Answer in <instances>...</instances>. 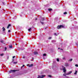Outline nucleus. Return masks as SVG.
<instances>
[{
  "mask_svg": "<svg viewBox=\"0 0 78 78\" xmlns=\"http://www.w3.org/2000/svg\"><path fill=\"white\" fill-rule=\"evenodd\" d=\"M15 56H14L13 57V58H15Z\"/></svg>",
  "mask_w": 78,
  "mask_h": 78,
  "instance_id": "35",
  "label": "nucleus"
},
{
  "mask_svg": "<svg viewBox=\"0 0 78 78\" xmlns=\"http://www.w3.org/2000/svg\"><path fill=\"white\" fill-rule=\"evenodd\" d=\"M27 66H28V64L27 65Z\"/></svg>",
  "mask_w": 78,
  "mask_h": 78,
  "instance_id": "39",
  "label": "nucleus"
},
{
  "mask_svg": "<svg viewBox=\"0 0 78 78\" xmlns=\"http://www.w3.org/2000/svg\"><path fill=\"white\" fill-rule=\"evenodd\" d=\"M43 59H45V58L44 57V58H43Z\"/></svg>",
  "mask_w": 78,
  "mask_h": 78,
  "instance_id": "37",
  "label": "nucleus"
},
{
  "mask_svg": "<svg viewBox=\"0 0 78 78\" xmlns=\"http://www.w3.org/2000/svg\"><path fill=\"white\" fill-rule=\"evenodd\" d=\"M72 60H73V59H70L69 60V61H72Z\"/></svg>",
  "mask_w": 78,
  "mask_h": 78,
  "instance_id": "22",
  "label": "nucleus"
},
{
  "mask_svg": "<svg viewBox=\"0 0 78 78\" xmlns=\"http://www.w3.org/2000/svg\"><path fill=\"white\" fill-rule=\"evenodd\" d=\"M8 32H10V30H8Z\"/></svg>",
  "mask_w": 78,
  "mask_h": 78,
  "instance_id": "34",
  "label": "nucleus"
},
{
  "mask_svg": "<svg viewBox=\"0 0 78 78\" xmlns=\"http://www.w3.org/2000/svg\"><path fill=\"white\" fill-rule=\"evenodd\" d=\"M33 64H31L30 66H29V67H33Z\"/></svg>",
  "mask_w": 78,
  "mask_h": 78,
  "instance_id": "9",
  "label": "nucleus"
},
{
  "mask_svg": "<svg viewBox=\"0 0 78 78\" xmlns=\"http://www.w3.org/2000/svg\"><path fill=\"white\" fill-rule=\"evenodd\" d=\"M75 66H76V67H78V65L77 64H76L75 65Z\"/></svg>",
  "mask_w": 78,
  "mask_h": 78,
  "instance_id": "24",
  "label": "nucleus"
},
{
  "mask_svg": "<svg viewBox=\"0 0 78 78\" xmlns=\"http://www.w3.org/2000/svg\"><path fill=\"white\" fill-rule=\"evenodd\" d=\"M54 34H55V35H56V36H57V35H56V33H55Z\"/></svg>",
  "mask_w": 78,
  "mask_h": 78,
  "instance_id": "32",
  "label": "nucleus"
},
{
  "mask_svg": "<svg viewBox=\"0 0 78 78\" xmlns=\"http://www.w3.org/2000/svg\"><path fill=\"white\" fill-rule=\"evenodd\" d=\"M24 66H25V65H23V66H22V67H24Z\"/></svg>",
  "mask_w": 78,
  "mask_h": 78,
  "instance_id": "31",
  "label": "nucleus"
},
{
  "mask_svg": "<svg viewBox=\"0 0 78 78\" xmlns=\"http://www.w3.org/2000/svg\"><path fill=\"white\" fill-rule=\"evenodd\" d=\"M43 56H46V54H43Z\"/></svg>",
  "mask_w": 78,
  "mask_h": 78,
  "instance_id": "18",
  "label": "nucleus"
},
{
  "mask_svg": "<svg viewBox=\"0 0 78 78\" xmlns=\"http://www.w3.org/2000/svg\"><path fill=\"white\" fill-rule=\"evenodd\" d=\"M45 76V75H42V76H38V77L37 78H43Z\"/></svg>",
  "mask_w": 78,
  "mask_h": 78,
  "instance_id": "3",
  "label": "nucleus"
},
{
  "mask_svg": "<svg viewBox=\"0 0 78 78\" xmlns=\"http://www.w3.org/2000/svg\"><path fill=\"white\" fill-rule=\"evenodd\" d=\"M34 55H37L38 53H37V52L35 51V52H34Z\"/></svg>",
  "mask_w": 78,
  "mask_h": 78,
  "instance_id": "5",
  "label": "nucleus"
},
{
  "mask_svg": "<svg viewBox=\"0 0 78 78\" xmlns=\"http://www.w3.org/2000/svg\"><path fill=\"white\" fill-rule=\"evenodd\" d=\"M6 49H7V48H6V47H5V50H6Z\"/></svg>",
  "mask_w": 78,
  "mask_h": 78,
  "instance_id": "29",
  "label": "nucleus"
},
{
  "mask_svg": "<svg viewBox=\"0 0 78 78\" xmlns=\"http://www.w3.org/2000/svg\"><path fill=\"white\" fill-rule=\"evenodd\" d=\"M16 70H11L9 71V73H11L14 72H16Z\"/></svg>",
  "mask_w": 78,
  "mask_h": 78,
  "instance_id": "4",
  "label": "nucleus"
},
{
  "mask_svg": "<svg viewBox=\"0 0 78 78\" xmlns=\"http://www.w3.org/2000/svg\"><path fill=\"white\" fill-rule=\"evenodd\" d=\"M63 59H65V57H63L62 58Z\"/></svg>",
  "mask_w": 78,
  "mask_h": 78,
  "instance_id": "30",
  "label": "nucleus"
},
{
  "mask_svg": "<svg viewBox=\"0 0 78 78\" xmlns=\"http://www.w3.org/2000/svg\"><path fill=\"white\" fill-rule=\"evenodd\" d=\"M32 59H33V60H34V58H33Z\"/></svg>",
  "mask_w": 78,
  "mask_h": 78,
  "instance_id": "38",
  "label": "nucleus"
},
{
  "mask_svg": "<svg viewBox=\"0 0 78 78\" xmlns=\"http://www.w3.org/2000/svg\"><path fill=\"white\" fill-rule=\"evenodd\" d=\"M72 73V71H71L68 73H65V74H63V76H66V75H70V74H71V73Z\"/></svg>",
  "mask_w": 78,
  "mask_h": 78,
  "instance_id": "1",
  "label": "nucleus"
},
{
  "mask_svg": "<svg viewBox=\"0 0 78 78\" xmlns=\"http://www.w3.org/2000/svg\"><path fill=\"white\" fill-rule=\"evenodd\" d=\"M63 70V72H64V73H65V72H66V68L65 69H64Z\"/></svg>",
  "mask_w": 78,
  "mask_h": 78,
  "instance_id": "8",
  "label": "nucleus"
},
{
  "mask_svg": "<svg viewBox=\"0 0 78 78\" xmlns=\"http://www.w3.org/2000/svg\"><path fill=\"white\" fill-rule=\"evenodd\" d=\"M16 45H17V44H16Z\"/></svg>",
  "mask_w": 78,
  "mask_h": 78,
  "instance_id": "43",
  "label": "nucleus"
},
{
  "mask_svg": "<svg viewBox=\"0 0 78 78\" xmlns=\"http://www.w3.org/2000/svg\"><path fill=\"white\" fill-rule=\"evenodd\" d=\"M64 14H67V13L66 12H65L63 13Z\"/></svg>",
  "mask_w": 78,
  "mask_h": 78,
  "instance_id": "17",
  "label": "nucleus"
},
{
  "mask_svg": "<svg viewBox=\"0 0 78 78\" xmlns=\"http://www.w3.org/2000/svg\"><path fill=\"white\" fill-rule=\"evenodd\" d=\"M41 23V24H42V25H44V22H42L41 21L40 22Z\"/></svg>",
  "mask_w": 78,
  "mask_h": 78,
  "instance_id": "16",
  "label": "nucleus"
},
{
  "mask_svg": "<svg viewBox=\"0 0 78 78\" xmlns=\"http://www.w3.org/2000/svg\"><path fill=\"white\" fill-rule=\"evenodd\" d=\"M31 28H30L28 30L29 31H31Z\"/></svg>",
  "mask_w": 78,
  "mask_h": 78,
  "instance_id": "15",
  "label": "nucleus"
},
{
  "mask_svg": "<svg viewBox=\"0 0 78 78\" xmlns=\"http://www.w3.org/2000/svg\"><path fill=\"white\" fill-rule=\"evenodd\" d=\"M11 24H9L8 25L7 27V28H9V27H11Z\"/></svg>",
  "mask_w": 78,
  "mask_h": 78,
  "instance_id": "6",
  "label": "nucleus"
},
{
  "mask_svg": "<svg viewBox=\"0 0 78 78\" xmlns=\"http://www.w3.org/2000/svg\"><path fill=\"white\" fill-rule=\"evenodd\" d=\"M65 66L66 67L67 66H69V64H68V63H66Z\"/></svg>",
  "mask_w": 78,
  "mask_h": 78,
  "instance_id": "12",
  "label": "nucleus"
},
{
  "mask_svg": "<svg viewBox=\"0 0 78 78\" xmlns=\"http://www.w3.org/2000/svg\"><path fill=\"white\" fill-rule=\"evenodd\" d=\"M48 76V77H51V76L49 75Z\"/></svg>",
  "mask_w": 78,
  "mask_h": 78,
  "instance_id": "25",
  "label": "nucleus"
},
{
  "mask_svg": "<svg viewBox=\"0 0 78 78\" xmlns=\"http://www.w3.org/2000/svg\"><path fill=\"white\" fill-rule=\"evenodd\" d=\"M62 69H61V70H63L64 69H66V68H65L63 66H62Z\"/></svg>",
  "mask_w": 78,
  "mask_h": 78,
  "instance_id": "7",
  "label": "nucleus"
},
{
  "mask_svg": "<svg viewBox=\"0 0 78 78\" xmlns=\"http://www.w3.org/2000/svg\"><path fill=\"white\" fill-rule=\"evenodd\" d=\"M1 42V43H3V40H1L0 41Z\"/></svg>",
  "mask_w": 78,
  "mask_h": 78,
  "instance_id": "19",
  "label": "nucleus"
},
{
  "mask_svg": "<svg viewBox=\"0 0 78 78\" xmlns=\"http://www.w3.org/2000/svg\"><path fill=\"white\" fill-rule=\"evenodd\" d=\"M55 20H56V19H55Z\"/></svg>",
  "mask_w": 78,
  "mask_h": 78,
  "instance_id": "44",
  "label": "nucleus"
},
{
  "mask_svg": "<svg viewBox=\"0 0 78 78\" xmlns=\"http://www.w3.org/2000/svg\"><path fill=\"white\" fill-rule=\"evenodd\" d=\"M17 62H13V64H17Z\"/></svg>",
  "mask_w": 78,
  "mask_h": 78,
  "instance_id": "23",
  "label": "nucleus"
},
{
  "mask_svg": "<svg viewBox=\"0 0 78 78\" xmlns=\"http://www.w3.org/2000/svg\"><path fill=\"white\" fill-rule=\"evenodd\" d=\"M77 74V71H76L75 73H74L75 75H76Z\"/></svg>",
  "mask_w": 78,
  "mask_h": 78,
  "instance_id": "14",
  "label": "nucleus"
},
{
  "mask_svg": "<svg viewBox=\"0 0 78 78\" xmlns=\"http://www.w3.org/2000/svg\"><path fill=\"white\" fill-rule=\"evenodd\" d=\"M3 55H4L3 54H1L0 55V56H3Z\"/></svg>",
  "mask_w": 78,
  "mask_h": 78,
  "instance_id": "26",
  "label": "nucleus"
},
{
  "mask_svg": "<svg viewBox=\"0 0 78 78\" xmlns=\"http://www.w3.org/2000/svg\"><path fill=\"white\" fill-rule=\"evenodd\" d=\"M25 58V57L24 56H23V58L24 59Z\"/></svg>",
  "mask_w": 78,
  "mask_h": 78,
  "instance_id": "33",
  "label": "nucleus"
},
{
  "mask_svg": "<svg viewBox=\"0 0 78 78\" xmlns=\"http://www.w3.org/2000/svg\"><path fill=\"white\" fill-rule=\"evenodd\" d=\"M41 20H42V21H43V20H44V18H42Z\"/></svg>",
  "mask_w": 78,
  "mask_h": 78,
  "instance_id": "20",
  "label": "nucleus"
},
{
  "mask_svg": "<svg viewBox=\"0 0 78 78\" xmlns=\"http://www.w3.org/2000/svg\"><path fill=\"white\" fill-rule=\"evenodd\" d=\"M2 3H3V5H5V2H2Z\"/></svg>",
  "mask_w": 78,
  "mask_h": 78,
  "instance_id": "28",
  "label": "nucleus"
},
{
  "mask_svg": "<svg viewBox=\"0 0 78 78\" xmlns=\"http://www.w3.org/2000/svg\"><path fill=\"white\" fill-rule=\"evenodd\" d=\"M48 11H52V9H48Z\"/></svg>",
  "mask_w": 78,
  "mask_h": 78,
  "instance_id": "11",
  "label": "nucleus"
},
{
  "mask_svg": "<svg viewBox=\"0 0 78 78\" xmlns=\"http://www.w3.org/2000/svg\"><path fill=\"white\" fill-rule=\"evenodd\" d=\"M64 26L60 25V26H58L57 27V28H58V29H60V28H64Z\"/></svg>",
  "mask_w": 78,
  "mask_h": 78,
  "instance_id": "2",
  "label": "nucleus"
},
{
  "mask_svg": "<svg viewBox=\"0 0 78 78\" xmlns=\"http://www.w3.org/2000/svg\"><path fill=\"white\" fill-rule=\"evenodd\" d=\"M46 28H47V27H46L45 28V29H46Z\"/></svg>",
  "mask_w": 78,
  "mask_h": 78,
  "instance_id": "42",
  "label": "nucleus"
},
{
  "mask_svg": "<svg viewBox=\"0 0 78 78\" xmlns=\"http://www.w3.org/2000/svg\"><path fill=\"white\" fill-rule=\"evenodd\" d=\"M61 50H62V49H61Z\"/></svg>",
  "mask_w": 78,
  "mask_h": 78,
  "instance_id": "41",
  "label": "nucleus"
},
{
  "mask_svg": "<svg viewBox=\"0 0 78 78\" xmlns=\"http://www.w3.org/2000/svg\"><path fill=\"white\" fill-rule=\"evenodd\" d=\"M60 48H58V49H60Z\"/></svg>",
  "mask_w": 78,
  "mask_h": 78,
  "instance_id": "40",
  "label": "nucleus"
},
{
  "mask_svg": "<svg viewBox=\"0 0 78 78\" xmlns=\"http://www.w3.org/2000/svg\"><path fill=\"white\" fill-rule=\"evenodd\" d=\"M57 61H58V62H59V59L57 58Z\"/></svg>",
  "mask_w": 78,
  "mask_h": 78,
  "instance_id": "21",
  "label": "nucleus"
},
{
  "mask_svg": "<svg viewBox=\"0 0 78 78\" xmlns=\"http://www.w3.org/2000/svg\"><path fill=\"white\" fill-rule=\"evenodd\" d=\"M2 30H3V31H5V28L4 27H3L2 28Z\"/></svg>",
  "mask_w": 78,
  "mask_h": 78,
  "instance_id": "13",
  "label": "nucleus"
},
{
  "mask_svg": "<svg viewBox=\"0 0 78 78\" xmlns=\"http://www.w3.org/2000/svg\"><path fill=\"white\" fill-rule=\"evenodd\" d=\"M35 20H37V18H36Z\"/></svg>",
  "mask_w": 78,
  "mask_h": 78,
  "instance_id": "36",
  "label": "nucleus"
},
{
  "mask_svg": "<svg viewBox=\"0 0 78 78\" xmlns=\"http://www.w3.org/2000/svg\"><path fill=\"white\" fill-rule=\"evenodd\" d=\"M51 39V37H49L48 38V39Z\"/></svg>",
  "mask_w": 78,
  "mask_h": 78,
  "instance_id": "27",
  "label": "nucleus"
},
{
  "mask_svg": "<svg viewBox=\"0 0 78 78\" xmlns=\"http://www.w3.org/2000/svg\"><path fill=\"white\" fill-rule=\"evenodd\" d=\"M9 48H12V45H9Z\"/></svg>",
  "mask_w": 78,
  "mask_h": 78,
  "instance_id": "10",
  "label": "nucleus"
}]
</instances>
